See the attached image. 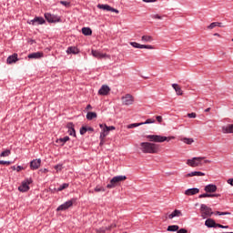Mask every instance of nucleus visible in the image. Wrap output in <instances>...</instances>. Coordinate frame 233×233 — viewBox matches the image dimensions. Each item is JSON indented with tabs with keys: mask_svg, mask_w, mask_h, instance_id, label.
<instances>
[{
	"mask_svg": "<svg viewBox=\"0 0 233 233\" xmlns=\"http://www.w3.org/2000/svg\"><path fill=\"white\" fill-rule=\"evenodd\" d=\"M216 26H218L217 24H216V22H213V23H211V24L208 26V30H214V28H216Z\"/></svg>",
	"mask_w": 233,
	"mask_h": 233,
	"instance_id": "42",
	"label": "nucleus"
},
{
	"mask_svg": "<svg viewBox=\"0 0 233 233\" xmlns=\"http://www.w3.org/2000/svg\"><path fill=\"white\" fill-rule=\"evenodd\" d=\"M30 185H32V178L22 181V184L18 187L19 192H28L30 190Z\"/></svg>",
	"mask_w": 233,
	"mask_h": 233,
	"instance_id": "5",
	"label": "nucleus"
},
{
	"mask_svg": "<svg viewBox=\"0 0 233 233\" xmlns=\"http://www.w3.org/2000/svg\"><path fill=\"white\" fill-rule=\"evenodd\" d=\"M66 54H79V49L76 46H69L66 49Z\"/></svg>",
	"mask_w": 233,
	"mask_h": 233,
	"instance_id": "24",
	"label": "nucleus"
},
{
	"mask_svg": "<svg viewBox=\"0 0 233 233\" xmlns=\"http://www.w3.org/2000/svg\"><path fill=\"white\" fill-rule=\"evenodd\" d=\"M197 116H198V115L196 113H188L187 114V117H189L190 119H196Z\"/></svg>",
	"mask_w": 233,
	"mask_h": 233,
	"instance_id": "44",
	"label": "nucleus"
},
{
	"mask_svg": "<svg viewBox=\"0 0 233 233\" xmlns=\"http://www.w3.org/2000/svg\"><path fill=\"white\" fill-rule=\"evenodd\" d=\"M146 48L147 50H154V46L150 45H142V49Z\"/></svg>",
	"mask_w": 233,
	"mask_h": 233,
	"instance_id": "43",
	"label": "nucleus"
},
{
	"mask_svg": "<svg viewBox=\"0 0 233 233\" xmlns=\"http://www.w3.org/2000/svg\"><path fill=\"white\" fill-rule=\"evenodd\" d=\"M147 139L153 143H165V141H172V139H176V137H163L161 135H147Z\"/></svg>",
	"mask_w": 233,
	"mask_h": 233,
	"instance_id": "3",
	"label": "nucleus"
},
{
	"mask_svg": "<svg viewBox=\"0 0 233 233\" xmlns=\"http://www.w3.org/2000/svg\"><path fill=\"white\" fill-rule=\"evenodd\" d=\"M65 188H68V183L62 184L57 190L58 192H61L62 190H65Z\"/></svg>",
	"mask_w": 233,
	"mask_h": 233,
	"instance_id": "39",
	"label": "nucleus"
},
{
	"mask_svg": "<svg viewBox=\"0 0 233 233\" xmlns=\"http://www.w3.org/2000/svg\"><path fill=\"white\" fill-rule=\"evenodd\" d=\"M46 21L45 18L41 16H35L33 20L30 21L29 25H45Z\"/></svg>",
	"mask_w": 233,
	"mask_h": 233,
	"instance_id": "12",
	"label": "nucleus"
},
{
	"mask_svg": "<svg viewBox=\"0 0 233 233\" xmlns=\"http://www.w3.org/2000/svg\"><path fill=\"white\" fill-rule=\"evenodd\" d=\"M96 6L97 8H99V10H106V12H110V8L112 7L108 5H101V4H98Z\"/></svg>",
	"mask_w": 233,
	"mask_h": 233,
	"instance_id": "27",
	"label": "nucleus"
},
{
	"mask_svg": "<svg viewBox=\"0 0 233 233\" xmlns=\"http://www.w3.org/2000/svg\"><path fill=\"white\" fill-rule=\"evenodd\" d=\"M107 129H108L109 132H110V130H116V127H114V126L107 127Z\"/></svg>",
	"mask_w": 233,
	"mask_h": 233,
	"instance_id": "54",
	"label": "nucleus"
},
{
	"mask_svg": "<svg viewBox=\"0 0 233 233\" xmlns=\"http://www.w3.org/2000/svg\"><path fill=\"white\" fill-rule=\"evenodd\" d=\"M55 168H56V170H61L62 166H61V165L56 166Z\"/></svg>",
	"mask_w": 233,
	"mask_h": 233,
	"instance_id": "59",
	"label": "nucleus"
},
{
	"mask_svg": "<svg viewBox=\"0 0 233 233\" xmlns=\"http://www.w3.org/2000/svg\"><path fill=\"white\" fill-rule=\"evenodd\" d=\"M109 12H115V14H119V10L111 7Z\"/></svg>",
	"mask_w": 233,
	"mask_h": 233,
	"instance_id": "51",
	"label": "nucleus"
},
{
	"mask_svg": "<svg viewBox=\"0 0 233 233\" xmlns=\"http://www.w3.org/2000/svg\"><path fill=\"white\" fill-rule=\"evenodd\" d=\"M217 216H230V212H221V211H217L216 212Z\"/></svg>",
	"mask_w": 233,
	"mask_h": 233,
	"instance_id": "41",
	"label": "nucleus"
},
{
	"mask_svg": "<svg viewBox=\"0 0 233 233\" xmlns=\"http://www.w3.org/2000/svg\"><path fill=\"white\" fill-rule=\"evenodd\" d=\"M10 154H11L10 149H6L0 154V157H8Z\"/></svg>",
	"mask_w": 233,
	"mask_h": 233,
	"instance_id": "34",
	"label": "nucleus"
},
{
	"mask_svg": "<svg viewBox=\"0 0 233 233\" xmlns=\"http://www.w3.org/2000/svg\"><path fill=\"white\" fill-rule=\"evenodd\" d=\"M214 35H215L216 37H221V35H219V33H215Z\"/></svg>",
	"mask_w": 233,
	"mask_h": 233,
	"instance_id": "61",
	"label": "nucleus"
},
{
	"mask_svg": "<svg viewBox=\"0 0 233 233\" xmlns=\"http://www.w3.org/2000/svg\"><path fill=\"white\" fill-rule=\"evenodd\" d=\"M223 134H233V124H228L222 127Z\"/></svg>",
	"mask_w": 233,
	"mask_h": 233,
	"instance_id": "19",
	"label": "nucleus"
},
{
	"mask_svg": "<svg viewBox=\"0 0 233 233\" xmlns=\"http://www.w3.org/2000/svg\"><path fill=\"white\" fill-rule=\"evenodd\" d=\"M17 61H19V59L17 58V54L9 56L6 59L7 65H14V63H17Z\"/></svg>",
	"mask_w": 233,
	"mask_h": 233,
	"instance_id": "16",
	"label": "nucleus"
},
{
	"mask_svg": "<svg viewBox=\"0 0 233 233\" xmlns=\"http://www.w3.org/2000/svg\"><path fill=\"white\" fill-rule=\"evenodd\" d=\"M196 194H199V188L198 187L189 188L185 191L186 196H196Z\"/></svg>",
	"mask_w": 233,
	"mask_h": 233,
	"instance_id": "18",
	"label": "nucleus"
},
{
	"mask_svg": "<svg viewBox=\"0 0 233 233\" xmlns=\"http://www.w3.org/2000/svg\"><path fill=\"white\" fill-rule=\"evenodd\" d=\"M216 24H217V26H218L219 28L223 27V25L221 23L216 22Z\"/></svg>",
	"mask_w": 233,
	"mask_h": 233,
	"instance_id": "58",
	"label": "nucleus"
},
{
	"mask_svg": "<svg viewBox=\"0 0 233 233\" xmlns=\"http://www.w3.org/2000/svg\"><path fill=\"white\" fill-rule=\"evenodd\" d=\"M188 231L185 228H180L177 230V233H187Z\"/></svg>",
	"mask_w": 233,
	"mask_h": 233,
	"instance_id": "50",
	"label": "nucleus"
},
{
	"mask_svg": "<svg viewBox=\"0 0 233 233\" xmlns=\"http://www.w3.org/2000/svg\"><path fill=\"white\" fill-rule=\"evenodd\" d=\"M123 105L129 106L134 104V96L132 95L127 94L125 96H122Z\"/></svg>",
	"mask_w": 233,
	"mask_h": 233,
	"instance_id": "9",
	"label": "nucleus"
},
{
	"mask_svg": "<svg viewBox=\"0 0 233 233\" xmlns=\"http://www.w3.org/2000/svg\"><path fill=\"white\" fill-rule=\"evenodd\" d=\"M179 230V226L177 225H172L167 227L168 232H177Z\"/></svg>",
	"mask_w": 233,
	"mask_h": 233,
	"instance_id": "31",
	"label": "nucleus"
},
{
	"mask_svg": "<svg viewBox=\"0 0 233 233\" xmlns=\"http://www.w3.org/2000/svg\"><path fill=\"white\" fill-rule=\"evenodd\" d=\"M116 227H117V224L113 223L107 228L106 227V228H100L99 229H96V232H99V233L106 232V230H112V228H116Z\"/></svg>",
	"mask_w": 233,
	"mask_h": 233,
	"instance_id": "21",
	"label": "nucleus"
},
{
	"mask_svg": "<svg viewBox=\"0 0 233 233\" xmlns=\"http://www.w3.org/2000/svg\"><path fill=\"white\" fill-rule=\"evenodd\" d=\"M187 176H205V173L199 171H193L188 173Z\"/></svg>",
	"mask_w": 233,
	"mask_h": 233,
	"instance_id": "37",
	"label": "nucleus"
},
{
	"mask_svg": "<svg viewBox=\"0 0 233 233\" xmlns=\"http://www.w3.org/2000/svg\"><path fill=\"white\" fill-rule=\"evenodd\" d=\"M182 143H185L186 145H192L194 143V138H187V137H183L180 139Z\"/></svg>",
	"mask_w": 233,
	"mask_h": 233,
	"instance_id": "32",
	"label": "nucleus"
},
{
	"mask_svg": "<svg viewBox=\"0 0 233 233\" xmlns=\"http://www.w3.org/2000/svg\"><path fill=\"white\" fill-rule=\"evenodd\" d=\"M207 163H210V160L205 159V157H195L187 160V165L192 167H202V165H207Z\"/></svg>",
	"mask_w": 233,
	"mask_h": 233,
	"instance_id": "2",
	"label": "nucleus"
},
{
	"mask_svg": "<svg viewBox=\"0 0 233 233\" xmlns=\"http://www.w3.org/2000/svg\"><path fill=\"white\" fill-rule=\"evenodd\" d=\"M144 3H156L157 0H142Z\"/></svg>",
	"mask_w": 233,
	"mask_h": 233,
	"instance_id": "53",
	"label": "nucleus"
},
{
	"mask_svg": "<svg viewBox=\"0 0 233 233\" xmlns=\"http://www.w3.org/2000/svg\"><path fill=\"white\" fill-rule=\"evenodd\" d=\"M92 108V106L91 105H87L86 107V110H91Z\"/></svg>",
	"mask_w": 233,
	"mask_h": 233,
	"instance_id": "60",
	"label": "nucleus"
},
{
	"mask_svg": "<svg viewBox=\"0 0 233 233\" xmlns=\"http://www.w3.org/2000/svg\"><path fill=\"white\" fill-rule=\"evenodd\" d=\"M172 88H174L177 96H183V90H181V87L177 84H172Z\"/></svg>",
	"mask_w": 233,
	"mask_h": 233,
	"instance_id": "23",
	"label": "nucleus"
},
{
	"mask_svg": "<svg viewBox=\"0 0 233 233\" xmlns=\"http://www.w3.org/2000/svg\"><path fill=\"white\" fill-rule=\"evenodd\" d=\"M68 134L69 136H73V137H76V129L74 128V125L73 124H68Z\"/></svg>",
	"mask_w": 233,
	"mask_h": 233,
	"instance_id": "26",
	"label": "nucleus"
},
{
	"mask_svg": "<svg viewBox=\"0 0 233 233\" xmlns=\"http://www.w3.org/2000/svg\"><path fill=\"white\" fill-rule=\"evenodd\" d=\"M66 141H70V137H64L62 138H59L56 143H62V145H65V143H66Z\"/></svg>",
	"mask_w": 233,
	"mask_h": 233,
	"instance_id": "33",
	"label": "nucleus"
},
{
	"mask_svg": "<svg viewBox=\"0 0 233 233\" xmlns=\"http://www.w3.org/2000/svg\"><path fill=\"white\" fill-rule=\"evenodd\" d=\"M110 92V87L108 86H102L98 90L99 96H108Z\"/></svg>",
	"mask_w": 233,
	"mask_h": 233,
	"instance_id": "14",
	"label": "nucleus"
},
{
	"mask_svg": "<svg viewBox=\"0 0 233 233\" xmlns=\"http://www.w3.org/2000/svg\"><path fill=\"white\" fill-rule=\"evenodd\" d=\"M60 5H63L64 6H70V3L66 1H60Z\"/></svg>",
	"mask_w": 233,
	"mask_h": 233,
	"instance_id": "47",
	"label": "nucleus"
},
{
	"mask_svg": "<svg viewBox=\"0 0 233 233\" xmlns=\"http://www.w3.org/2000/svg\"><path fill=\"white\" fill-rule=\"evenodd\" d=\"M205 112H210V107L205 109Z\"/></svg>",
	"mask_w": 233,
	"mask_h": 233,
	"instance_id": "62",
	"label": "nucleus"
},
{
	"mask_svg": "<svg viewBox=\"0 0 233 233\" xmlns=\"http://www.w3.org/2000/svg\"><path fill=\"white\" fill-rule=\"evenodd\" d=\"M100 128L102 129V132L100 133V139H105V137L110 133L108 130V126L107 125H99Z\"/></svg>",
	"mask_w": 233,
	"mask_h": 233,
	"instance_id": "11",
	"label": "nucleus"
},
{
	"mask_svg": "<svg viewBox=\"0 0 233 233\" xmlns=\"http://www.w3.org/2000/svg\"><path fill=\"white\" fill-rule=\"evenodd\" d=\"M156 119H157V121L158 123H163V116H156Z\"/></svg>",
	"mask_w": 233,
	"mask_h": 233,
	"instance_id": "48",
	"label": "nucleus"
},
{
	"mask_svg": "<svg viewBox=\"0 0 233 233\" xmlns=\"http://www.w3.org/2000/svg\"><path fill=\"white\" fill-rule=\"evenodd\" d=\"M219 194H208V193H204L198 196V198L201 199L203 198H219Z\"/></svg>",
	"mask_w": 233,
	"mask_h": 233,
	"instance_id": "25",
	"label": "nucleus"
},
{
	"mask_svg": "<svg viewBox=\"0 0 233 233\" xmlns=\"http://www.w3.org/2000/svg\"><path fill=\"white\" fill-rule=\"evenodd\" d=\"M32 170H37L41 167V158L34 159L30 162Z\"/></svg>",
	"mask_w": 233,
	"mask_h": 233,
	"instance_id": "13",
	"label": "nucleus"
},
{
	"mask_svg": "<svg viewBox=\"0 0 233 233\" xmlns=\"http://www.w3.org/2000/svg\"><path fill=\"white\" fill-rule=\"evenodd\" d=\"M76 201H77V199L76 198H72L71 200L66 201V203L60 205L56 210L57 212L61 211V210H68V208H70V207H72L74 205V203H76Z\"/></svg>",
	"mask_w": 233,
	"mask_h": 233,
	"instance_id": "7",
	"label": "nucleus"
},
{
	"mask_svg": "<svg viewBox=\"0 0 233 233\" xmlns=\"http://www.w3.org/2000/svg\"><path fill=\"white\" fill-rule=\"evenodd\" d=\"M140 150L143 154H157L159 152V145L150 142L140 143Z\"/></svg>",
	"mask_w": 233,
	"mask_h": 233,
	"instance_id": "1",
	"label": "nucleus"
},
{
	"mask_svg": "<svg viewBox=\"0 0 233 233\" xmlns=\"http://www.w3.org/2000/svg\"><path fill=\"white\" fill-rule=\"evenodd\" d=\"M82 34L84 35H92V29L90 27H83Z\"/></svg>",
	"mask_w": 233,
	"mask_h": 233,
	"instance_id": "30",
	"label": "nucleus"
},
{
	"mask_svg": "<svg viewBox=\"0 0 233 233\" xmlns=\"http://www.w3.org/2000/svg\"><path fill=\"white\" fill-rule=\"evenodd\" d=\"M152 123H156L154 118H148L145 122H141V125H152Z\"/></svg>",
	"mask_w": 233,
	"mask_h": 233,
	"instance_id": "36",
	"label": "nucleus"
},
{
	"mask_svg": "<svg viewBox=\"0 0 233 233\" xmlns=\"http://www.w3.org/2000/svg\"><path fill=\"white\" fill-rule=\"evenodd\" d=\"M152 19H163V16L159 15H151Z\"/></svg>",
	"mask_w": 233,
	"mask_h": 233,
	"instance_id": "45",
	"label": "nucleus"
},
{
	"mask_svg": "<svg viewBox=\"0 0 233 233\" xmlns=\"http://www.w3.org/2000/svg\"><path fill=\"white\" fill-rule=\"evenodd\" d=\"M86 132V127H82L80 128V134L81 136H85V133Z\"/></svg>",
	"mask_w": 233,
	"mask_h": 233,
	"instance_id": "46",
	"label": "nucleus"
},
{
	"mask_svg": "<svg viewBox=\"0 0 233 233\" xmlns=\"http://www.w3.org/2000/svg\"><path fill=\"white\" fill-rule=\"evenodd\" d=\"M45 18L46 19L47 23H61V16L57 15H52L50 13H46Z\"/></svg>",
	"mask_w": 233,
	"mask_h": 233,
	"instance_id": "6",
	"label": "nucleus"
},
{
	"mask_svg": "<svg viewBox=\"0 0 233 233\" xmlns=\"http://www.w3.org/2000/svg\"><path fill=\"white\" fill-rule=\"evenodd\" d=\"M216 227H218V228H224L223 225L218 224V223H216L215 228H216Z\"/></svg>",
	"mask_w": 233,
	"mask_h": 233,
	"instance_id": "55",
	"label": "nucleus"
},
{
	"mask_svg": "<svg viewBox=\"0 0 233 233\" xmlns=\"http://www.w3.org/2000/svg\"><path fill=\"white\" fill-rule=\"evenodd\" d=\"M91 54H92L93 57H96V59H104V57L110 58V56H108L106 54H103V53L99 52L98 50L92 49Z\"/></svg>",
	"mask_w": 233,
	"mask_h": 233,
	"instance_id": "10",
	"label": "nucleus"
},
{
	"mask_svg": "<svg viewBox=\"0 0 233 233\" xmlns=\"http://www.w3.org/2000/svg\"><path fill=\"white\" fill-rule=\"evenodd\" d=\"M13 168H14V170H15L16 172H19V170H21V168H23L21 166H18V167H16V168H15V167H13Z\"/></svg>",
	"mask_w": 233,
	"mask_h": 233,
	"instance_id": "52",
	"label": "nucleus"
},
{
	"mask_svg": "<svg viewBox=\"0 0 233 233\" xmlns=\"http://www.w3.org/2000/svg\"><path fill=\"white\" fill-rule=\"evenodd\" d=\"M204 190L208 194H212L218 190V187L214 184H209L205 187Z\"/></svg>",
	"mask_w": 233,
	"mask_h": 233,
	"instance_id": "15",
	"label": "nucleus"
},
{
	"mask_svg": "<svg viewBox=\"0 0 233 233\" xmlns=\"http://www.w3.org/2000/svg\"><path fill=\"white\" fill-rule=\"evenodd\" d=\"M183 216V213H181V210L175 209L170 215H168L169 219H174V218H181Z\"/></svg>",
	"mask_w": 233,
	"mask_h": 233,
	"instance_id": "20",
	"label": "nucleus"
},
{
	"mask_svg": "<svg viewBox=\"0 0 233 233\" xmlns=\"http://www.w3.org/2000/svg\"><path fill=\"white\" fill-rule=\"evenodd\" d=\"M205 225L206 227H208V228H216V221H214V219L212 218H208L206 221H205Z\"/></svg>",
	"mask_w": 233,
	"mask_h": 233,
	"instance_id": "22",
	"label": "nucleus"
},
{
	"mask_svg": "<svg viewBox=\"0 0 233 233\" xmlns=\"http://www.w3.org/2000/svg\"><path fill=\"white\" fill-rule=\"evenodd\" d=\"M103 141H105V139H101L100 145H103Z\"/></svg>",
	"mask_w": 233,
	"mask_h": 233,
	"instance_id": "63",
	"label": "nucleus"
},
{
	"mask_svg": "<svg viewBox=\"0 0 233 233\" xmlns=\"http://www.w3.org/2000/svg\"><path fill=\"white\" fill-rule=\"evenodd\" d=\"M45 54L43 52L31 53L27 56L28 59H41Z\"/></svg>",
	"mask_w": 233,
	"mask_h": 233,
	"instance_id": "17",
	"label": "nucleus"
},
{
	"mask_svg": "<svg viewBox=\"0 0 233 233\" xmlns=\"http://www.w3.org/2000/svg\"><path fill=\"white\" fill-rule=\"evenodd\" d=\"M96 117H97V114L96 112H87L86 119H88V121H92V119H96Z\"/></svg>",
	"mask_w": 233,
	"mask_h": 233,
	"instance_id": "28",
	"label": "nucleus"
},
{
	"mask_svg": "<svg viewBox=\"0 0 233 233\" xmlns=\"http://www.w3.org/2000/svg\"><path fill=\"white\" fill-rule=\"evenodd\" d=\"M142 124L141 123H134V124H129L127 126V128H137V127H141Z\"/></svg>",
	"mask_w": 233,
	"mask_h": 233,
	"instance_id": "38",
	"label": "nucleus"
},
{
	"mask_svg": "<svg viewBox=\"0 0 233 233\" xmlns=\"http://www.w3.org/2000/svg\"><path fill=\"white\" fill-rule=\"evenodd\" d=\"M95 192H105V187H103L101 186H96L95 187Z\"/></svg>",
	"mask_w": 233,
	"mask_h": 233,
	"instance_id": "40",
	"label": "nucleus"
},
{
	"mask_svg": "<svg viewBox=\"0 0 233 233\" xmlns=\"http://www.w3.org/2000/svg\"><path fill=\"white\" fill-rule=\"evenodd\" d=\"M86 132H94V129L90 127H86Z\"/></svg>",
	"mask_w": 233,
	"mask_h": 233,
	"instance_id": "57",
	"label": "nucleus"
},
{
	"mask_svg": "<svg viewBox=\"0 0 233 233\" xmlns=\"http://www.w3.org/2000/svg\"><path fill=\"white\" fill-rule=\"evenodd\" d=\"M141 41L143 43H152V41H154V38H152V36L150 35H143Z\"/></svg>",
	"mask_w": 233,
	"mask_h": 233,
	"instance_id": "29",
	"label": "nucleus"
},
{
	"mask_svg": "<svg viewBox=\"0 0 233 233\" xmlns=\"http://www.w3.org/2000/svg\"><path fill=\"white\" fill-rule=\"evenodd\" d=\"M10 161L0 160V165H10Z\"/></svg>",
	"mask_w": 233,
	"mask_h": 233,
	"instance_id": "49",
	"label": "nucleus"
},
{
	"mask_svg": "<svg viewBox=\"0 0 233 233\" xmlns=\"http://www.w3.org/2000/svg\"><path fill=\"white\" fill-rule=\"evenodd\" d=\"M125 179H127V177H114L111 180L110 183L107 184L106 187L107 188H114L116 187V185H117V183H119V181H125Z\"/></svg>",
	"mask_w": 233,
	"mask_h": 233,
	"instance_id": "8",
	"label": "nucleus"
},
{
	"mask_svg": "<svg viewBox=\"0 0 233 233\" xmlns=\"http://www.w3.org/2000/svg\"><path fill=\"white\" fill-rule=\"evenodd\" d=\"M228 228V226H224V228Z\"/></svg>",
	"mask_w": 233,
	"mask_h": 233,
	"instance_id": "64",
	"label": "nucleus"
},
{
	"mask_svg": "<svg viewBox=\"0 0 233 233\" xmlns=\"http://www.w3.org/2000/svg\"><path fill=\"white\" fill-rule=\"evenodd\" d=\"M130 45H131V46H133V48H140V49H142V46H143V45H141V44H139L137 42H130Z\"/></svg>",
	"mask_w": 233,
	"mask_h": 233,
	"instance_id": "35",
	"label": "nucleus"
},
{
	"mask_svg": "<svg viewBox=\"0 0 233 233\" xmlns=\"http://www.w3.org/2000/svg\"><path fill=\"white\" fill-rule=\"evenodd\" d=\"M228 183L233 187V178H229L228 180Z\"/></svg>",
	"mask_w": 233,
	"mask_h": 233,
	"instance_id": "56",
	"label": "nucleus"
},
{
	"mask_svg": "<svg viewBox=\"0 0 233 233\" xmlns=\"http://www.w3.org/2000/svg\"><path fill=\"white\" fill-rule=\"evenodd\" d=\"M200 212H201V216L204 219H206V218H210L212 216V214H214V212H212V208H208L205 204H202L200 206Z\"/></svg>",
	"mask_w": 233,
	"mask_h": 233,
	"instance_id": "4",
	"label": "nucleus"
}]
</instances>
